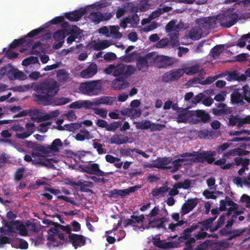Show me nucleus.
I'll return each mask as SVG.
<instances>
[{"mask_svg": "<svg viewBox=\"0 0 250 250\" xmlns=\"http://www.w3.org/2000/svg\"><path fill=\"white\" fill-rule=\"evenodd\" d=\"M69 126V130L71 131H74L75 130L78 129L82 126V123H77L74 124H71Z\"/></svg>", "mask_w": 250, "mask_h": 250, "instance_id": "60", "label": "nucleus"}, {"mask_svg": "<svg viewBox=\"0 0 250 250\" xmlns=\"http://www.w3.org/2000/svg\"><path fill=\"white\" fill-rule=\"evenodd\" d=\"M3 52L6 53V56L10 59H14L18 57L19 55L18 53L7 49L6 48L3 49Z\"/></svg>", "mask_w": 250, "mask_h": 250, "instance_id": "52", "label": "nucleus"}, {"mask_svg": "<svg viewBox=\"0 0 250 250\" xmlns=\"http://www.w3.org/2000/svg\"><path fill=\"white\" fill-rule=\"evenodd\" d=\"M145 217L144 215H140L139 216H135L132 217V221L134 223H137V225H133V229L135 230L143 231L146 228L144 227L142 223Z\"/></svg>", "mask_w": 250, "mask_h": 250, "instance_id": "30", "label": "nucleus"}, {"mask_svg": "<svg viewBox=\"0 0 250 250\" xmlns=\"http://www.w3.org/2000/svg\"><path fill=\"white\" fill-rule=\"evenodd\" d=\"M114 100L111 97L102 96L95 99L93 102L90 101H77L69 105V107L75 109L84 108L85 109H96L92 107L93 106H98L100 104L112 105Z\"/></svg>", "mask_w": 250, "mask_h": 250, "instance_id": "4", "label": "nucleus"}, {"mask_svg": "<svg viewBox=\"0 0 250 250\" xmlns=\"http://www.w3.org/2000/svg\"><path fill=\"white\" fill-rule=\"evenodd\" d=\"M241 201L245 203L248 207L250 208V197L247 194H243L241 197ZM250 218V214L249 216Z\"/></svg>", "mask_w": 250, "mask_h": 250, "instance_id": "57", "label": "nucleus"}, {"mask_svg": "<svg viewBox=\"0 0 250 250\" xmlns=\"http://www.w3.org/2000/svg\"><path fill=\"white\" fill-rule=\"evenodd\" d=\"M66 33L62 30H59L55 32L53 34V38L56 41H63Z\"/></svg>", "mask_w": 250, "mask_h": 250, "instance_id": "42", "label": "nucleus"}, {"mask_svg": "<svg viewBox=\"0 0 250 250\" xmlns=\"http://www.w3.org/2000/svg\"><path fill=\"white\" fill-rule=\"evenodd\" d=\"M86 11L84 8H82L78 10H74L72 12L66 13L65 17L71 21H78L86 13Z\"/></svg>", "mask_w": 250, "mask_h": 250, "instance_id": "20", "label": "nucleus"}, {"mask_svg": "<svg viewBox=\"0 0 250 250\" xmlns=\"http://www.w3.org/2000/svg\"><path fill=\"white\" fill-rule=\"evenodd\" d=\"M249 55L246 53H242L236 56V60L238 62H244L245 61L249 60Z\"/></svg>", "mask_w": 250, "mask_h": 250, "instance_id": "56", "label": "nucleus"}, {"mask_svg": "<svg viewBox=\"0 0 250 250\" xmlns=\"http://www.w3.org/2000/svg\"><path fill=\"white\" fill-rule=\"evenodd\" d=\"M226 216L222 215L219 219V221L218 222V226L216 227L215 229H212L211 228V223L215 219L213 220H208L207 221L202 223H199L198 225H194L190 227L189 228L185 230V234L186 236H188V233L193 232L194 230L197 229V231L195 233L194 237H191L189 238L187 242L189 244H191L194 243L196 240H199L200 239H203L205 238L207 233L206 232V231L209 229L210 231H213L216 230L220 226L223 225L224 223L225 220Z\"/></svg>", "mask_w": 250, "mask_h": 250, "instance_id": "3", "label": "nucleus"}, {"mask_svg": "<svg viewBox=\"0 0 250 250\" xmlns=\"http://www.w3.org/2000/svg\"><path fill=\"white\" fill-rule=\"evenodd\" d=\"M70 241L75 249L84 245L85 239L83 236L70 233L69 235Z\"/></svg>", "mask_w": 250, "mask_h": 250, "instance_id": "21", "label": "nucleus"}, {"mask_svg": "<svg viewBox=\"0 0 250 250\" xmlns=\"http://www.w3.org/2000/svg\"><path fill=\"white\" fill-rule=\"evenodd\" d=\"M231 145V143H224L223 145L220 146L218 147L217 148V151L218 152H221L222 151H223L225 150L226 149L229 148Z\"/></svg>", "mask_w": 250, "mask_h": 250, "instance_id": "64", "label": "nucleus"}, {"mask_svg": "<svg viewBox=\"0 0 250 250\" xmlns=\"http://www.w3.org/2000/svg\"><path fill=\"white\" fill-rule=\"evenodd\" d=\"M228 75L226 80L228 81L244 82L246 80V76L244 74H240L236 70L231 71H228Z\"/></svg>", "mask_w": 250, "mask_h": 250, "instance_id": "24", "label": "nucleus"}, {"mask_svg": "<svg viewBox=\"0 0 250 250\" xmlns=\"http://www.w3.org/2000/svg\"><path fill=\"white\" fill-rule=\"evenodd\" d=\"M153 243L155 246H156L157 247H160V248H164L169 247L168 244H163V242L160 240L159 237H156V238L154 239Z\"/></svg>", "mask_w": 250, "mask_h": 250, "instance_id": "54", "label": "nucleus"}, {"mask_svg": "<svg viewBox=\"0 0 250 250\" xmlns=\"http://www.w3.org/2000/svg\"><path fill=\"white\" fill-rule=\"evenodd\" d=\"M79 167L82 170L89 174L105 175L104 172L100 170L98 165L96 164L88 163L80 166Z\"/></svg>", "mask_w": 250, "mask_h": 250, "instance_id": "18", "label": "nucleus"}, {"mask_svg": "<svg viewBox=\"0 0 250 250\" xmlns=\"http://www.w3.org/2000/svg\"><path fill=\"white\" fill-rule=\"evenodd\" d=\"M233 11V8L229 9L216 15L215 19L221 26L230 28L237 22L239 16Z\"/></svg>", "mask_w": 250, "mask_h": 250, "instance_id": "9", "label": "nucleus"}, {"mask_svg": "<svg viewBox=\"0 0 250 250\" xmlns=\"http://www.w3.org/2000/svg\"><path fill=\"white\" fill-rule=\"evenodd\" d=\"M150 54H152L153 63L159 68H167L176 62V60L171 57L159 55L155 52H150Z\"/></svg>", "mask_w": 250, "mask_h": 250, "instance_id": "13", "label": "nucleus"}, {"mask_svg": "<svg viewBox=\"0 0 250 250\" xmlns=\"http://www.w3.org/2000/svg\"><path fill=\"white\" fill-rule=\"evenodd\" d=\"M62 146V143L60 139H56L52 143V145L46 149L47 152L53 153L54 152H57L60 148Z\"/></svg>", "mask_w": 250, "mask_h": 250, "instance_id": "33", "label": "nucleus"}, {"mask_svg": "<svg viewBox=\"0 0 250 250\" xmlns=\"http://www.w3.org/2000/svg\"><path fill=\"white\" fill-rule=\"evenodd\" d=\"M4 227L0 228V233L1 234H6L9 233L16 232L19 231L20 234L22 236H26L28 234V229L30 228H33L34 225L28 222L24 225L18 221H12L8 223L4 221L2 222Z\"/></svg>", "mask_w": 250, "mask_h": 250, "instance_id": "6", "label": "nucleus"}, {"mask_svg": "<svg viewBox=\"0 0 250 250\" xmlns=\"http://www.w3.org/2000/svg\"><path fill=\"white\" fill-rule=\"evenodd\" d=\"M152 54L150 53L144 56H139L136 60V66L139 71L143 72H146L148 70L149 64L153 63Z\"/></svg>", "mask_w": 250, "mask_h": 250, "instance_id": "16", "label": "nucleus"}, {"mask_svg": "<svg viewBox=\"0 0 250 250\" xmlns=\"http://www.w3.org/2000/svg\"><path fill=\"white\" fill-rule=\"evenodd\" d=\"M59 87V84L53 79L45 80L35 86V90L38 93L33 95L34 101L39 104H49L52 97L56 95L60 90Z\"/></svg>", "mask_w": 250, "mask_h": 250, "instance_id": "2", "label": "nucleus"}, {"mask_svg": "<svg viewBox=\"0 0 250 250\" xmlns=\"http://www.w3.org/2000/svg\"><path fill=\"white\" fill-rule=\"evenodd\" d=\"M249 39H250V32L242 36L238 41L237 45L241 48L244 47L246 45L245 40Z\"/></svg>", "mask_w": 250, "mask_h": 250, "instance_id": "47", "label": "nucleus"}, {"mask_svg": "<svg viewBox=\"0 0 250 250\" xmlns=\"http://www.w3.org/2000/svg\"><path fill=\"white\" fill-rule=\"evenodd\" d=\"M210 120V116L203 110H196L194 113L189 110H182L177 119L178 122H193L201 121L207 122Z\"/></svg>", "mask_w": 250, "mask_h": 250, "instance_id": "7", "label": "nucleus"}, {"mask_svg": "<svg viewBox=\"0 0 250 250\" xmlns=\"http://www.w3.org/2000/svg\"><path fill=\"white\" fill-rule=\"evenodd\" d=\"M204 94L200 93L197 95H196L194 97H193L191 102V105L189 106V108L191 107H194L198 103H200L202 101L203 98Z\"/></svg>", "mask_w": 250, "mask_h": 250, "instance_id": "48", "label": "nucleus"}, {"mask_svg": "<svg viewBox=\"0 0 250 250\" xmlns=\"http://www.w3.org/2000/svg\"><path fill=\"white\" fill-rule=\"evenodd\" d=\"M183 74L184 72L182 69H172L163 75L162 81L166 83L173 82L180 79Z\"/></svg>", "mask_w": 250, "mask_h": 250, "instance_id": "17", "label": "nucleus"}, {"mask_svg": "<svg viewBox=\"0 0 250 250\" xmlns=\"http://www.w3.org/2000/svg\"><path fill=\"white\" fill-rule=\"evenodd\" d=\"M239 89L237 88L234 90V91L230 95V101L231 103L234 105H242L244 104L245 102L243 101L244 99V95L241 94L239 91Z\"/></svg>", "mask_w": 250, "mask_h": 250, "instance_id": "22", "label": "nucleus"}, {"mask_svg": "<svg viewBox=\"0 0 250 250\" xmlns=\"http://www.w3.org/2000/svg\"><path fill=\"white\" fill-rule=\"evenodd\" d=\"M75 138L78 141H82L85 139L88 140L92 139L93 136L87 130H83L77 134L75 136Z\"/></svg>", "mask_w": 250, "mask_h": 250, "instance_id": "36", "label": "nucleus"}, {"mask_svg": "<svg viewBox=\"0 0 250 250\" xmlns=\"http://www.w3.org/2000/svg\"><path fill=\"white\" fill-rule=\"evenodd\" d=\"M24 159L27 162L41 164L48 167H53L54 164L58 161V160L55 158H48L46 156L42 155L41 152L38 151L33 152L31 156L28 154L25 155Z\"/></svg>", "mask_w": 250, "mask_h": 250, "instance_id": "11", "label": "nucleus"}, {"mask_svg": "<svg viewBox=\"0 0 250 250\" xmlns=\"http://www.w3.org/2000/svg\"><path fill=\"white\" fill-rule=\"evenodd\" d=\"M81 91L89 96H95L101 93L102 89L100 80L91 81L82 83L80 84Z\"/></svg>", "mask_w": 250, "mask_h": 250, "instance_id": "12", "label": "nucleus"}, {"mask_svg": "<svg viewBox=\"0 0 250 250\" xmlns=\"http://www.w3.org/2000/svg\"><path fill=\"white\" fill-rule=\"evenodd\" d=\"M140 188H141V187L136 186L125 189H114L111 191V194L112 195H119L122 197H124L131 193L134 192Z\"/></svg>", "mask_w": 250, "mask_h": 250, "instance_id": "25", "label": "nucleus"}, {"mask_svg": "<svg viewBox=\"0 0 250 250\" xmlns=\"http://www.w3.org/2000/svg\"><path fill=\"white\" fill-rule=\"evenodd\" d=\"M11 245L13 247L21 249H26L28 246L27 242L22 239H17L16 242H12Z\"/></svg>", "mask_w": 250, "mask_h": 250, "instance_id": "40", "label": "nucleus"}, {"mask_svg": "<svg viewBox=\"0 0 250 250\" xmlns=\"http://www.w3.org/2000/svg\"><path fill=\"white\" fill-rule=\"evenodd\" d=\"M217 79V77L215 76L214 77H208L205 80L202 81V82L200 83V84L202 85H207L209 84L214 82Z\"/></svg>", "mask_w": 250, "mask_h": 250, "instance_id": "58", "label": "nucleus"}, {"mask_svg": "<svg viewBox=\"0 0 250 250\" xmlns=\"http://www.w3.org/2000/svg\"><path fill=\"white\" fill-rule=\"evenodd\" d=\"M198 202V199L197 198H192L188 199L183 205L182 207V213L186 214L189 212L197 205Z\"/></svg>", "mask_w": 250, "mask_h": 250, "instance_id": "27", "label": "nucleus"}, {"mask_svg": "<svg viewBox=\"0 0 250 250\" xmlns=\"http://www.w3.org/2000/svg\"><path fill=\"white\" fill-rule=\"evenodd\" d=\"M216 21H217V20L215 19V17H208L207 18L200 19V25H202L203 28L209 29L211 26H212L216 24Z\"/></svg>", "mask_w": 250, "mask_h": 250, "instance_id": "31", "label": "nucleus"}, {"mask_svg": "<svg viewBox=\"0 0 250 250\" xmlns=\"http://www.w3.org/2000/svg\"><path fill=\"white\" fill-rule=\"evenodd\" d=\"M0 75L6 76L11 80H24L27 78L26 75L22 71L14 68L10 64L7 65L0 69Z\"/></svg>", "mask_w": 250, "mask_h": 250, "instance_id": "14", "label": "nucleus"}, {"mask_svg": "<svg viewBox=\"0 0 250 250\" xmlns=\"http://www.w3.org/2000/svg\"><path fill=\"white\" fill-rule=\"evenodd\" d=\"M215 152H204L192 153H186L182 154L181 158L172 161L168 158H159L154 161V167L159 168H172L173 171H176L182 165L191 164L195 162L207 161L208 163H212L214 159L212 157Z\"/></svg>", "mask_w": 250, "mask_h": 250, "instance_id": "1", "label": "nucleus"}, {"mask_svg": "<svg viewBox=\"0 0 250 250\" xmlns=\"http://www.w3.org/2000/svg\"><path fill=\"white\" fill-rule=\"evenodd\" d=\"M250 159H242L240 157H236L234 159V162L236 165H242L244 167L248 166L250 164Z\"/></svg>", "mask_w": 250, "mask_h": 250, "instance_id": "49", "label": "nucleus"}, {"mask_svg": "<svg viewBox=\"0 0 250 250\" xmlns=\"http://www.w3.org/2000/svg\"><path fill=\"white\" fill-rule=\"evenodd\" d=\"M97 72V65L94 63H91L87 68L80 73V76L83 78H89L95 75Z\"/></svg>", "mask_w": 250, "mask_h": 250, "instance_id": "23", "label": "nucleus"}, {"mask_svg": "<svg viewBox=\"0 0 250 250\" xmlns=\"http://www.w3.org/2000/svg\"><path fill=\"white\" fill-rule=\"evenodd\" d=\"M48 27V26H46L45 27H40L39 28H37V29L32 30L29 33H28L27 34V35L26 36H25L24 38H25L26 37H29V38L33 37L38 35L40 33L43 32L44 28L46 27Z\"/></svg>", "mask_w": 250, "mask_h": 250, "instance_id": "45", "label": "nucleus"}, {"mask_svg": "<svg viewBox=\"0 0 250 250\" xmlns=\"http://www.w3.org/2000/svg\"><path fill=\"white\" fill-rule=\"evenodd\" d=\"M242 94L244 95V99L250 104V87L249 85L245 84L242 87Z\"/></svg>", "mask_w": 250, "mask_h": 250, "instance_id": "43", "label": "nucleus"}, {"mask_svg": "<svg viewBox=\"0 0 250 250\" xmlns=\"http://www.w3.org/2000/svg\"><path fill=\"white\" fill-rule=\"evenodd\" d=\"M90 153L88 152L85 151H79L77 155L75 156L76 158H77L81 160L82 161L84 162L86 161L85 159H84V157L87 156V155H89Z\"/></svg>", "mask_w": 250, "mask_h": 250, "instance_id": "53", "label": "nucleus"}, {"mask_svg": "<svg viewBox=\"0 0 250 250\" xmlns=\"http://www.w3.org/2000/svg\"><path fill=\"white\" fill-rule=\"evenodd\" d=\"M127 78L119 77L114 80L112 82V87L116 90H120L125 89L126 84L125 83L126 79Z\"/></svg>", "mask_w": 250, "mask_h": 250, "instance_id": "29", "label": "nucleus"}, {"mask_svg": "<svg viewBox=\"0 0 250 250\" xmlns=\"http://www.w3.org/2000/svg\"><path fill=\"white\" fill-rule=\"evenodd\" d=\"M248 154L247 151L243 150L242 148H238L233 149H231L225 153L224 154V156L228 157L229 156H234L236 155H247Z\"/></svg>", "mask_w": 250, "mask_h": 250, "instance_id": "35", "label": "nucleus"}, {"mask_svg": "<svg viewBox=\"0 0 250 250\" xmlns=\"http://www.w3.org/2000/svg\"><path fill=\"white\" fill-rule=\"evenodd\" d=\"M165 214L163 215L158 207H154L147 216L148 225L151 228H163L164 223L167 221L166 215V210H164Z\"/></svg>", "mask_w": 250, "mask_h": 250, "instance_id": "10", "label": "nucleus"}, {"mask_svg": "<svg viewBox=\"0 0 250 250\" xmlns=\"http://www.w3.org/2000/svg\"><path fill=\"white\" fill-rule=\"evenodd\" d=\"M89 18L96 24H98L103 21V14L100 12H92L89 16Z\"/></svg>", "mask_w": 250, "mask_h": 250, "instance_id": "37", "label": "nucleus"}, {"mask_svg": "<svg viewBox=\"0 0 250 250\" xmlns=\"http://www.w3.org/2000/svg\"><path fill=\"white\" fill-rule=\"evenodd\" d=\"M184 73H185L187 75H191L195 74L200 71V65L196 64L190 67H187L183 69Z\"/></svg>", "mask_w": 250, "mask_h": 250, "instance_id": "38", "label": "nucleus"}, {"mask_svg": "<svg viewBox=\"0 0 250 250\" xmlns=\"http://www.w3.org/2000/svg\"><path fill=\"white\" fill-rule=\"evenodd\" d=\"M175 25V22L174 21H170L166 26V30L167 32H171L174 30Z\"/></svg>", "mask_w": 250, "mask_h": 250, "instance_id": "62", "label": "nucleus"}, {"mask_svg": "<svg viewBox=\"0 0 250 250\" xmlns=\"http://www.w3.org/2000/svg\"><path fill=\"white\" fill-rule=\"evenodd\" d=\"M64 20L63 17H56L50 21L51 24H58L62 22Z\"/></svg>", "mask_w": 250, "mask_h": 250, "instance_id": "63", "label": "nucleus"}, {"mask_svg": "<svg viewBox=\"0 0 250 250\" xmlns=\"http://www.w3.org/2000/svg\"><path fill=\"white\" fill-rule=\"evenodd\" d=\"M213 114L221 116L224 119H228L231 125H237L239 127L242 126L241 118L231 115L230 110H213Z\"/></svg>", "mask_w": 250, "mask_h": 250, "instance_id": "15", "label": "nucleus"}, {"mask_svg": "<svg viewBox=\"0 0 250 250\" xmlns=\"http://www.w3.org/2000/svg\"><path fill=\"white\" fill-rule=\"evenodd\" d=\"M225 162L226 160L224 158H222L215 161V164L216 165L220 166L223 169H229L233 165L232 163L225 164Z\"/></svg>", "mask_w": 250, "mask_h": 250, "instance_id": "46", "label": "nucleus"}, {"mask_svg": "<svg viewBox=\"0 0 250 250\" xmlns=\"http://www.w3.org/2000/svg\"><path fill=\"white\" fill-rule=\"evenodd\" d=\"M82 33L81 30L77 25H72L70 28L68 29V32L66 33V35H71L74 37H76V39L78 38Z\"/></svg>", "mask_w": 250, "mask_h": 250, "instance_id": "39", "label": "nucleus"}, {"mask_svg": "<svg viewBox=\"0 0 250 250\" xmlns=\"http://www.w3.org/2000/svg\"><path fill=\"white\" fill-rule=\"evenodd\" d=\"M133 141L132 138L130 139L127 137L122 135L115 134L110 138V142L111 144L121 145L126 143H132Z\"/></svg>", "mask_w": 250, "mask_h": 250, "instance_id": "26", "label": "nucleus"}, {"mask_svg": "<svg viewBox=\"0 0 250 250\" xmlns=\"http://www.w3.org/2000/svg\"><path fill=\"white\" fill-rule=\"evenodd\" d=\"M44 224L52 225L47 230V245L50 248L58 247L65 242L63 234L61 232L58 226L54 225L52 221H44Z\"/></svg>", "mask_w": 250, "mask_h": 250, "instance_id": "5", "label": "nucleus"}, {"mask_svg": "<svg viewBox=\"0 0 250 250\" xmlns=\"http://www.w3.org/2000/svg\"><path fill=\"white\" fill-rule=\"evenodd\" d=\"M190 186V182L188 180H186L183 182H179L175 184L173 188L169 191V195L172 196L177 195L179 193V189H188Z\"/></svg>", "mask_w": 250, "mask_h": 250, "instance_id": "28", "label": "nucleus"}, {"mask_svg": "<svg viewBox=\"0 0 250 250\" xmlns=\"http://www.w3.org/2000/svg\"><path fill=\"white\" fill-rule=\"evenodd\" d=\"M69 126V130L71 131H74L75 130L78 129L82 126V123H77L74 124H71Z\"/></svg>", "mask_w": 250, "mask_h": 250, "instance_id": "59", "label": "nucleus"}, {"mask_svg": "<svg viewBox=\"0 0 250 250\" xmlns=\"http://www.w3.org/2000/svg\"><path fill=\"white\" fill-rule=\"evenodd\" d=\"M168 44V40L167 39H162L159 41L157 43V47L158 48H163Z\"/></svg>", "mask_w": 250, "mask_h": 250, "instance_id": "61", "label": "nucleus"}, {"mask_svg": "<svg viewBox=\"0 0 250 250\" xmlns=\"http://www.w3.org/2000/svg\"><path fill=\"white\" fill-rule=\"evenodd\" d=\"M104 58L106 61H113L116 58V55L114 53L107 52L104 55Z\"/></svg>", "mask_w": 250, "mask_h": 250, "instance_id": "55", "label": "nucleus"}, {"mask_svg": "<svg viewBox=\"0 0 250 250\" xmlns=\"http://www.w3.org/2000/svg\"><path fill=\"white\" fill-rule=\"evenodd\" d=\"M135 71V68L132 65H125L120 63L117 65L110 64L104 69V72L107 74H112L115 77H123L128 78L133 74Z\"/></svg>", "mask_w": 250, "mask_h": 250, "instance_id": "8", "label": "nucleus"}, {"mask_svg": "<svg viewBox=\"0 0 250 250\" xmlns=\"http://www.w3.org/2000/svg\"><path fill=\"white\" fill-rule=\"evenodd\" d=\"M71 101V99L69 98H58L54 99L53 104L55 105L59 106L65 104Z\"/></svg>", "mask_w": 250, "mask_h": 250, "instance_id": "41", "label": "nucleus"}, {"mask_svg": "<svg viewBox=\"0 0 250 250\" xmlns=\"http://www.w3.org/2000/svg\"><path fill=\"white\" fill-rule=\"evenodd\" d=\"M168 190V188L167 185H164L159 188L154 189L152 191V194L153 196L160 197L164 196Z\"/></svg>", "mask_w": 250, "mask_h": 250, "instance_id": "34", "label": "nucleus"}, {"mask_svg": "<svg viewBox=\"0 0 250 250\" xmlns=\"http://www.w3.org/2000/svg\"><path fill=\"white\" fill-rule=\"evenodd\" d=\"M152 125L150 122L145 121L136 124V127L137 129H146L151 127Z\"/></svg>", "mask_w": 250, "mask_h": 250, "instance_id": "50", "label": "nucleus"}, {"mask_svg": "<svg viewBox=\"0 0 250 250\" xmlns=\"http://www.w3.org/2000/svg\"><path fill=\"white\" fill-rule=\"evenodd\" d=\"M26 42L25 38H21L19 39L14 40L10 44L9 47L10 49H14L17 47L23 44Z\"/></svg>", "mask_w": 250, "mask_h": 250, "instance_id": "44", "label": "nucleus"}, {"mask_svg": "<svg viewBox=\"0 0 250 250\" xmlns=\"http://www.w3.org/2000/svg\"><path fill=\"white\" fill-rule=\"evenodd\" d=\"M222 193L217 191V192H211L208 190H205L203 192L204 195L206 197V198H212L214 199L216 198V197L222 194Z\"/></svg>", "mask_w": 250, "mask_h": 250, "instance_id": "51", "label": "nucleus"}, {"mask_svg": "<svg viewBox=\"0 0 250 250\" xmlns=\"http://www.w3.org/2000/svg\"><path fill=\"white\" fill-rule=\"evenodd\" d=\"M223 48L224 45L222 44L215 45L210 51V56L213 59H218L222 53Z\"/></svg>", "mask_w": 250, "mask_h": 250, "instance_id": "32", "label": "nucleus"}, {"mask_svg": "<svg viewBox=\"0 0 250 250\" xmlns=\"http://www.w3.org/2000/svg\"><path fill=\"white\" fill-rule=\"evenodd\" d=\"M237 205H235L233 202L229 200V198H226L225 200H222L220 201V206L219 210L220 211H224L227 208L229 209L228 214H230V211L233 210L234 212L237 214H240L242 212L241 211H237L236 210Z\"/></svg>", "mask_w": 250, "mask_h": 250, "instance_id": "19", "label": "nucleus"}]
</instances>
